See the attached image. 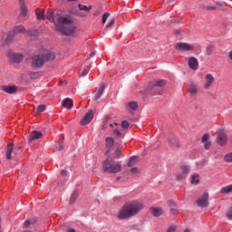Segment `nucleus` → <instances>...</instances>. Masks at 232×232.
Returning <instances> with one entry per match:
<instances>
[{"instance_id": "obj_1", "label": "nucleus", "mask_w": 232, "mask_h": 232, "mask_svg": "<svg viewBox=\"0 0 232 232\" xmlns=\"http://www.w3.org/2000/svg\"><path fill=\"white\" fill-rule=\"evenodd\" d=\"M47 19H49L51 23H53L55 30L63 35H72V34L75 32V24H73L72 18L68 16H58L55 21V13L48 12Z\"/></svg>"}, {"instance_id": "obj_2", "label": "nucleus", "mask_w": 232, "mask_h": 232, "mask_svg": "<svg viewBox=\"0 0 232 232\" xmlns=\"http://www.w3.org/2000/svg\"><path fill=\"white\" fill-rule=\"evenodd\" d=\"M143 208L144 206L137 201L126 203L119 211L118 218L119 220L131 218V217H135V215H138L139 211H140Z\"/></svg>"}, {"instance_id": "obj_3", "label": "nucleus", "mask_w": 232, "mask_h": 232, "mask_svg": "<svg viewBox=\"0 0 232 232\" xmlns=\"http://www.w3.org/2000/svg\"><path fill=\"white\" fill-rule=\"evenodd\" d=\"M55 54L50 51H44L42 54H38L33 57L32 65L34 68H41L44 64V61H53Z\"/></svg>"}, {"instance_id": "obj_4", "label": "nucleus", "mask_w": 232, "mask_h": 232, "mask_svg": "<svg viewBox=\"0 0 232 232\" xmlns=\"http://www.w3.org/2000/svg\"><path fill=\"white\" fill-rule=\"evenodd\" d=\"M122 166L119 163H114L112 160L107 158V160L102 162L103 173H119Z\"/></svg>"}, {"instance_id": "obj_5", "label": "nucleus", "mask_w": 232, "mask_h": 232, "mask_svg": "<svg viewBox=\"0 0 232 232\" xmlns=\"http://www.w3.org/2000/svg\"><path fill=\"white\" fill-rule=\"evenodd\" d=\"M189 171H191L189 165L181 163L179 165V172L176 175V180H184L189 175Z\"/></svg>"}, {"instance_id": "obj_6", "label": "nucleus", "mask_w": 232, "mask_h": 232, "mask_svg": "<svg viewBox=\"0 0 232 232\" xmlns=\"http://www.w3.org/2000/svg\"><path fill=\"white\" fill-rule=\"evenodd\" d=\"M26 28L23 24L15 25L13 29V35L9 34L6 38V43H12L14 41V37L15 35H19V34H25Z\"/></svg>"}, {"instance_id": "obj_7", "label": "nucleus", "mask_w": 232, "mask_h": 232, "mask_svg": "<svg viewBox=\"0 0 232 232\" xmlns=\"http://www.w3.org/2000/svg\"><path fill=\"white\" fill-rule=\"evenodd\" d=\"M216 140L219 146H226L227 144V134H226V130L219 129L217 131Z\"/></svg>"}, {"instance_id": "obj_8", "label": "nucleus", "mask_w": 232, "mask_h": 232, "mask_svg": "<svg viewBox=\"0 0 232 232\" xmlns=\"http://www.w3.org/2000/svg\"><path fill=\"white\" fill-rule=\"evenodd\" d=\"M196 203L198 208H208V206H209V194L208 192H204L198 198Z\"/></svg>"}, {"instance_id": "obj_9", "label": "nucleus", "mask_w": 232, "mask_h": 232, "mask_svg": "<svg viewBox=\"0 0 232 232\" xmlns=\"http://www.w3.org/2000/svg\"><path fill=\"white\" fill-rule=\"evenodd\" d=\"M168 81L164 79H155L149 82V88H166Z\"/></svg>"}, {"instance_id": "obj_10", "label": "nucleus", "mask_w": 232, "mask_h": 232, "mask_svg": "<svg viewBox=\"0 0 232 232\" xmlns=\"http://www.w3.org/2000/svg\"><path fill=\"white\" fill-rule=\"evenodd\" d=\"M143 93L146 96L148 95L155 96V95H164L165 92H164V89L162 88H146L144 89Z\"/></svg>"}, {"instance_id": "obj_11", "label": "nucleus", "mask_w": 232, "mask_h": 232, "mask_svg": "<svg viewBox=\"0 0 232 232\" xmlns=\"http://www.w3.org/2000/svg\"><path fill=\"white\" fill-rule=\"evenodd\" d=\"M175 49L179 50V52H193V50H195V46L188 43H178L175 45Z\"/></svg>"}, {"instance_id": "obj_12", "label": "nucleus", "mask_w": 232, "mask_h": 232, "mask_svg": "<svg viewBox=\"0 0 232 232\" xmlns=\"http://www.w3.org/2000/svg\"><path fill=\"white\" fill-rule=\"evenodd\" d=\"M91 121H93V111L90 110L82 118L80 124L82 126H86L90 124Z\"/></svg>"}, {"instance_id": "obj_13", "label": "nucleus", "mask_w": 232, "mask_h": 232, "mask_svg": "<svg viewBox=\"0 0 232 232\" xmlns=\"http://www.w3.org/2000/svg\"><path fill=\"white\" fill-rule=\"evenodd\" d=\"M188 68L197 72L198 70V60L196 57H189L188 60Z\"/></svg>"}, {"instance_id": "obj_14", "label": "nucleus", "mask_w": 232, "mask_h": 232, "mask_svg": "<svg viewBox=\"0 0 232 232\" xmlns=\"http://www.w3.org/2000/svg\"><path fill=\"white\" fill-rule=\"evenodd\" d=\"M7 57L12 63H18L23 61V55L15 53H8Z\"/></svg>"}, {"instance_id": "obj_15", "label": "nucleus", "mask_w": 232, "mask_h": 232, "mask_svg": "<svg viewBox=\"0 0 232 232\" xmlns=\"http://www.w3.org/2000/svg\"><path fill=\"white\" fill-rule=\"evenodd\" d=\"M43 137V132L39 130H33L30 135L28 141L29 142H34V140H38V139H41Z\"/></svg>"}, {"instance_id": "obj_16", "label": "nucleus", "mask_w": 232, "mask_h": 232, "mask_svg": "<svg viewBox=\"0 0 232 232\" xmlns=\"http://www.w3.org/2000/svg\"><path fill=\"white\" fill-rule=\"evenodd\" d=\"M168 144H169L171 148H180V141H179V139L175 138V136L168 138Z\"/></svg>"}, {"instance_id": "obj_17", "label": "nucleus", "mask_w": 232, "mask_h": 232, "mask_svg": "<svg viewBox=\"0 0 232 232\" xmlns=\"http://www.w3.org/2000/svg\"><path fill=\"white\" fill-rule=\"evenodd\" d=\"M150 212L152 213L153 217H162L164 215V209L162 208H150Z\"/></svg>"}, {"instance_id": "obj_18", "label": "nucleus", "mask_w": 232, "mask_h": 232, "mask_svg": "<svg viewBox=\"0 0 232 232\" xmlns=\"http://www.w3.org/2000/svg\"><path fill=\"white\" fill-rule=\"evenodd\" d=\"M20 5V14L23 17H26V14H28V7H26V5H24V0H19Z\"/></svg>"}, {"instance_id": "obj_19", "label": "nucleus", "mask_w": 232, "mask_h": 232, "mask_svg": "<svg viewBox=\"0 0 232 232\" xmlns=\"http://www.w3.org/2000/svg\"><path fill=\"white\" fill-rule=\"evenodd\" d=\"M62 106H63V108H67V110H72V108H73V100L70 98H65L62 102Z\"/></svg>"}, {"instance_id": "obj_20", "label": "nucleus", "mask_w": 232, "mask_h": 232, "mask_svg": "<svg viewBox=\"0 0 232 232\" xmlns=\"http://www.w3.org/2000/svg\"><path fill=\"white\" fill-rule=\"evenodd\" d=\"M137 108H139V103H137V102H130L126 103V110L130 112L135 111Z\"/></svg>"}, {"instance_id": "obj_21", "label": "nucleus", "mask_w": 232, "mask_h": 232, "mask_svg": "<svg viewBox=\"0 0 232 232\" xmlns=\"http://www.w3.org/2000/svg\"><path fill=\"white\" fill-rule=\"evenodd\" d=\"M215 81V78L210 73L206 75V88H209L213 84V82Z\"/></svg>"}, {"instance_id": "obj_22", "label": "nucleus", "mask_w": 232, "mask_h": 232, "mask_svg": "<svg viewBox=\"0 0 232 232\" xmlns=\"http://www.w3.org/2000/svg\"><path fill=\"white\" fill-rule=\"evenodd\" d=\"M14 151V143H10L7 145L6 149V159L7 160H12V152Z\"/></svg>"}, {"instance_id": "obj_23", "label": "nucleus", "mask_w": 232, "mask_h": 232, "mask_svg": "<svg viewBox=\"0 0 232 232\" xmlns=\"http://www.w3.org/2000/svg\"><path fill=\"white\" fill-rule=\"evenodd\" d=\"M36 19H39L40 21H44L46 19V16L44 15V9H38L35 12Z\"/></svg>"}, {"instance_id": "obj_24", "label": "nucleus", "mask_w": 232, "mask_h": 232, "mask_svg": "<svg viewBox=\"0 0 232 232\" xmlns=\"http://www.w3.org/2000/svg\"><path fill=\"white\" fill-rule=\"evenodd\" d=\"M78 198H79V191L74 190L70 198L69 204H73Z\"/></svg>"}, {"instance_id": "obj_25", "label": "nucleus", "mask_w": 232, "mask_h": 232, "mask_svg": "<svg viewBox=\"0 0 232 232\" xmlns=\"http://www.w3.org/2000/svg\"><path fill=\"white\" fill-rule=\"evenodd\" d=\"M34 224H37V218H34L32 219H27L24 221V227H30V226H34Z\"/></svg>"}, {"instance_id": "obj_26", "label": "nucleus", "mask_w": 232, "mask_h": 232, "mask_svg": "<svg viewBox=\"0 0 232 232\" xmlns=\"http://www.w3.org/2000/svg\"><path fill=\"white\" fill-rule=\"evenodd\" d=\"M113 144H115V140L112 137H107L106 138V146L107 148L111 149L113 147Z\"/></svg>"}, {"instance_id": "obj_27", "label": "nucleus", "mask_w": 232, "mask_h": 232, "mask_svg": "<svg viewBox=\"0 0 232 232\" xmlns=\"http://www.w3.org/2000/svg\"><path fill=\"white\" fill-rule=\"evenodd\" d=\"M138 159L139 158L137 156H132L129 160L128 167L133 168V166H135V164L137 163Z\"/></svg>"}, {"instance_id": "obj_28", "label": "nucleus", "mask_w": 232, "mask_h": 232, "mask_svg": "<svg viewBox=\"0 0 232 232\" xmlns=\"http://www.w3.org/2000/svg\"><path fill=\"white\" fill-rule=\"evenodd\" d=\"M102 93H104V89L101 88L96 92V94L93 97L94 101H99V99H101Z\"/></svg>"}, {"instance_id": "obj_29", "label": "nucleus", "mask_w": 232, "mask_h": 232, "mask_svg": "<svg viewBox=\"0 0 232 232\" xmlns=\"http://www.w3.org/2000/svg\"><path fill=\"white\" fill-rule=\"evenodd\" d=\"M3 90L5 93H8L9 95L17 93V88H4Z\"/></svg>"}, {"instance_id": "obj_30", "label": "nucleus", "mask_w": 232, "mask_h": 232, "mask_svg": "<svg viewBox=\"0 0 232 232\" xmlns=\"http://www.w3.org/2000/svg\"><path fill=\"white\" fill-rule=\"evenodd\" d=\"M232 191V185L224 187L221 188L220 193H223L224 195L227 194V193H231Z\"/></svg>"}, {"instance_id": "obj_31", "label": "nucleus", "mask_w": 232, "mask_h": 232, "mask_svg": "<svg viewBox=\"0 0 232 232\" xmlns=\"http://www.w3.org/2000/svg\"><path fill=\"white\" fill-rule=\"evenodd\" d=\"M64 148V140H59L58 145L56 146L57 151H62Z\"/></svg>"}, {"instance_id": "obj_32", "label": "nucleus", "mask_w": 232, "mask_h": 232, "mask_svg": "<svg viewBox=\"0 0 232 232\" xmlns=\"http://www.w3.org/2000/svg\"><path fill=\"white\" fill-rule=\"evenodd\" d=\"M198 174L192 175L191 177V184H198L200 182V179H198Z\"/></svg>"}, {"instance_id": "obj_33", "label": "nucleus", "mask_w": 232, "mask_h": 232, "mask_svg": "<svg viewBox=\"0 0 232 232\" xmlns=\"http://www.w3.org/2000/svg\"><path fill=\"white\" fill-rule=\"evenodd\" d=\"M44 110H46V105H39L36 108V113H43V111H44Z\"/></svg>"}, {"instance_id": "obj_34", "label": "nucleus", "mask_w": 232, "mask_h": 232, "mask_svg": "<svg viewBox=\"0 0 232 232\" xmlns=\"http://www.w3.org/2000/svg\"><path fill=\"white\" fill-rule=\"evenodd\" d=\"M108 17H110V13L103 14L102 18V24H106V21H108Z\"/></svg>"}, {"instance_id": "obj_35", "label": "nucleus", "mask_w": 232, "mask_h": 232, "mask_svg": "<svg viewBox=\"0 0 232 232\" xmlns=\"http://www.w3.org/2000/svg\"><path fill=\"white\" fill-rule=\"evenodd\" d=\"M58 86L66 88V87H70V83H68V82L66 81H60L58 82Z\"/></svg>"}, {"instance_id": "obj_36", "label": "nucleus", "mask_w": 232, "mask_h": 232, "mask_svg": "<svg viewBox=\"0 0 232 232\" xmlns=\"http://www.w3.org/2000/svg\"><path fill=\"white\" fill-rule=\"evenodd\" d=\"M206 53H207V55H211V53H213V45L207 46Z\"/></svg>"}, {"instance_id": "obj_37", "label": "nucleus", "mask_w": 232, "mask_h": 232, "mask_svg": "<svg viewBox=\"0 0 232 232\" xmlns=\"http://www.w3.org/2000/svg\"><path fill=\"white\" fill-rule=\"evenodd\" d=\"M188 92L189 95H197V92H198L197 88H189Z\"/></svg>"}, {"instance_id": "obj_38", "label": "nucleus", "mask_w": 232, "mask_h": 232, "mask_svg": "<svg viewBox=\"0 0 232 232\" xmlns=\"http://www.w3.org/2000/svg\"><path fill=\"white\" fill-rule=\"evenodd\" d=\"M129 127H130V122H128L127 121H123L121 122V128H123V130H128Z\"/></svg>"}, {"instance_id": "obj_39", "label": "nucleus", "mask_w": 232, "mask_h": 232, "mask_svg": "<svg viewBox=\"0 0 232 232\" xmlns=\"http://www.w3.org/2000/svg\"><path fill=\"white\" fill-rule=\"evenodd\" d=\"M209 134H208V133H206V134H204L203 136H202V138H201V140H202V142L204 143V142H208V140H209Z\"/></svg>"}, {"instance_id": "obj_40", "label": "nucleus", "mask_w": 232, "mask_h": 232, "mask_svg": "<svg viewBox=\"0 0 232 232\" xmlns=\"http://www.w3.org/2000/svg\"><path fill=\"white\" fill-rule=\"evenodd\" d=\"M226 162H232V152L225 156Z\"/></svg>"}, {"instance_id": "obj_41", "label": "nucleus", "mask_w": 232, "mask_h": 232, "mask_svg": "<svg viewBox=\"0 0 232 232\" xmlns=\"http://www.w3.org/2000/svg\"><path fill=\"white\" fill-rule=\"evenodd\" d=\"M113 24H115V18H112V19H111V20L108 22V24H107V25H106V28H110V27L113 26Z\"/></svg>"}, {"instance_id": "obj_42", "label": "nucleus", "mask_w": 232, "mask_h": 232, "mask_svg": "<svg viewBox=\"0 0 232 232\" xmlns=\"http://www.w3.org/2000/svg\"><path fill=\"white\" fill-rule=\"evenodd\" d=\"M170 215H179V209L175 207L170 208Z\"/></svg>"}, {"instance_id": "obj_43", "label": "nucleus", "mask_w": 232, "mask_h": 232, "mask_svg": "<svg viewBox=\"0 0 232 232\" xmlns=\"http://www.w3.org/2000/svg\"><path fill=\"white\" fill-rule=\"evenodd\" d=\"M216 8H218L219 10H224V4L222 2H217Z\"/></svg>"}, {"instance_id": "obj_44", "label": "nucleus", "mask_w": 232, "mask_h": 232, "mask_svg": "<svg viewBox=\"0 0 232 232\" xmlns=\"http://www.w3.org/2000/svg\"><path fill=\"white\" fill-rule=\"evenodd\" d=\"M115 156H116V159H121V157H122V153L121 152L120 149H117L115 150Z\"/></svg>"}, {"instance_id": "obj_45", "label": "nucleus", "mask_w": 232, "mask_h": 232, "mask_svg": "<svg viewBox=\"0 0 232 232\" xmlns=\"http://www.w3.org/2000/svg\"><path fill=\"white\" fill-rule=\"evenodd\" d=\"M167 204H168V206H169L170 208L177 207V203H175V201H173V200H169Z\"/></svg>"}, {"instance_id": "obj_46", "label": "nucleus", "mask_w": 232, "mask_h": 232, "mask_svg": "<svg viewBox=\"0 0 232 232\" xmlns=\"http://www.w3.org/2000/svg\"><path fill=\"white\" fill-rule=\"evenodd\" d=\"M79 8L80 10H83L85 12H89L90 7H88L87 5H79Z\"/></svg>"}, {"instance_id": "obj_47", "label": "nucleus", "mask_w": 232, "mask_h": 232, "mask_svg": "<svg viewBox=\"0 0 232 232\" xmlns=\"http://www.w3.org/2000/svg\"><path fill=\"white\" fill-rule=\"evenodd\" d=\"M130 173H131L132 175H137V173H139V169L136 168V167L131 168V169H130Z\"/></svg>"}, {"instance_id": "obj_48", "label": "nucleus", "mask_w": 232, "mask_h": 232, "mask_svg": "<svg viewBox=\"0 0 232 232\" xmlns=\"http://www.w3.org/2000/svg\"><path fill=\"white\" fill-rule=\"evenodd\" d=\"M204 148L205 150H209L211 148V141L204 142Z\"/></svg>"}, {"instance_id": "obj_49", "label": "nucleus", "mask_w": 232, "mask_h": 232, "mask_svg": "<svg viewBox=\"0 0 232 232\" xmlns=\"http://www.w3.org/2000/svg\"><path fill=\"white\" fill-rule=\"evenodd\" d=\"M176 230H177V227H175V226H170V227L168 228L167 232H175Z\"/></svg>"}, {"instance_id": "obj_50", "label": "nucleus", "mask_w": 232, "mask_h": 232, "mask_svg": "<svg viewBox=\"0 0 232 232\" xmlns=\"http://www.w3.org/2000/svg\"><path fill=\"white\" fill-rule=\"evenodd\" d=\"M206 10H217V6H215V5H207Z\"/></svg>"}, {"instance_id": "obj_51", "label": "nucleus", "mask_w": 232, "mask_h": 232, "mask_svg": "<svg viewBox=\"0 0 232 232\" xmlns=\"http://www.w3.org/2000/svg\"><path fill=\"white\" fill-rule=\"evenodd\" d=\"M113 133L114 135H117V137H121V135H122L119 130H114Z\"/></svg>"}, {"instance_id": "obj_52", "label": "nucleus", "mask_w": 232, "mask_h": 232, "mask_svg": "<svg viewBox=\"0 0 232 232\" xmlns=\"http://www.w3.org/2000/svg\"><path fill=\"white\" fill-rule=\"evenodd\" d=\"M61 175H62L63 177H66V176L68 175V171H67V170H62V171H61Z\"/></svg>"}, {"instance_id": "obj_53", "label": "nucleus", "mask_w": 232, "mask_h": 232, "mask_svg": "<svg viewBox=\"0 0 232 232\" xmlns=\"http://www.w3.org/2000/svg\"><path fill=\"white\" fill-rule=\"evenodd\" d=\"M84 75H88V71L84 70L82 72V76L84 77Z\"/></svg>"}, {"instance_id": "obj_54", "label": "nucleus", "mask_w": 232, "mask_h": 232, "mask_svg": "<svg viewBox=\"0 0 232 232\" xmlns=\"http://www.w3.org/2000/svg\"><path fill=\"white\" fill-rule=\"evenodd\" d=\"M96 53H96L95 51H93V52L91 53L90 56H91V57H95V54H96Z\"/></svg>"}, {"instance_id": "obj_55", "label": "nucleus", "mask_w": 232, "mask_h": 232, "mask_svg": "<svg viewBox=\"0 0 232 232\" xmlns=\"http://www.w3.org/2000/svg\"><path fill=\"white\" fill-rule=\"evenodd\" d=\"M31 77L32 79H35L37 77V72L33 73Z\"/></svg>"}, {"instance_id": "obj_56", "label": "nucleus", "mask_w": 232, "mask_h": 232, "mask_svg": "<svg viewBox=\"0 0 232 232\" xmlns=\"http://www.w3.org/2000/svg\"><path fill=\"white\" fill-rule=\"evenodd\" d=\"M106 86H108V85H106V83H104V82H102V83L101 84V88H106Z\"/></svg>"}, {"instance_id": "obj_57", "label": "nucleus", "mask_w": 232, "mask_h": 232, "mask_svg": "<svg viewBox=\"0 0 232 232\" xmlns=\"http://www.w3.org/2000/svg\"><path fill=\"white\" fill-rule=\"evenodd\" d=\"M67 232H77V231H75V229H73V228H69V229L67 230Z\"/></svg>"}, {"instance_id": "obj_58", "label": "nucleus", "mask_w": 232, "mask_h": 232, "mask_svg": "<svg viewBox=\"0 0 232 232\" xmlns=\"http://www.w3.org/2000/svg\"><path fill=\"white\" fill-rule=\"evenodd\" d=\"M106 128H108V125H106V124H104V125L102 127V130H106Z\"/></svg>"}, {"instance_id": "obj_59", "label": "nucleus", "mask_w": 232, "mask_h": 232, "mask_svg": "<svg viewBox=\"0 0 232 232\" xmlns=\"http://www.w3.org/2000/svg\"><path fill=\"white\" fill-rule=\"evenodd\" d=\"M113 125H114V126H117V123H113V124L111 123V124H110L111 128H113Z\"/></svg>"}, {"instance_id": "obj_60", "label": "nucleus", "mask_w": 232, "mask_h": 232, "mask_svg": "<svg viewBox=\"0 0 232 232\" xmlns=\"http://www.w3.org/2000/svg\"><path fill=\"white\" fill-rule=\"evenodd\" d=\"M69 3H73V2H75V1H77V0H67Z\"/></svg>"}, {"instance_id": "obj_61", "label": "nucleus", "mask_w": 232, "mask_h": 232, "mask_svg": "<svg viewBox=\"0 0 232 232\" xmlns=\"http://www.w3.org/2000/svg\"><path fill=\"white\" fill-rule=\"evenodd\" d=\"M5 88H15V86H5Z\"/></svg>"}, {"instance_id": "obj_62", "label": "nucleus", "mask_w": 232, "mask_h": 232, "mask_svg": "<svg viewBox=\"0 0 232 232\" xmlns=\"http://www.w3.org/2000/svg\"><path fill=\"white\" fill-rule=\"evenodd\" d=\"M184 232H191L189 229H185Z\"/></svg>"}, {"instance_id": "obj_63", "label": "nucleus", "mask_w": 232, "mask_h": 232, "mask_svg": "<svg viewBox=\"0 0 232 232\" xmlns=\"http://www.w3.org/2000/svg\"><path fill=\"white\" fill-rule=\"evenodd\" d=\"M110 152V150H108L106 153H109Z\"/></svg>"}, {"instance_id": "obj_64", "label": "nucleus", "mask_w": 232, "mask_h": 232, "mask_svg": "<svg viewBox=\"0 0 232 232\" xmlns=\"http://www.w3.org/2000/svg\"><path fill=\"white\" fill-rule=\"evenodd\" d=\"M229 1H231V3H232V0H229Z\"/></svg>"}]
</instances>
